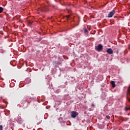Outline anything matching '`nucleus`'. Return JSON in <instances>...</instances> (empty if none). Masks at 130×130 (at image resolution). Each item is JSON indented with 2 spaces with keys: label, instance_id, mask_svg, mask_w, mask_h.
Wrapping results in <instances>:
<instances>
[{
  "label": "nucleus",
  "instance_id": "nucleus-1",
  "mask_svg": "<svg viewBox=\"0 0 130 130\" xmlns=\"http://www.w3.org/2000/svg\"><path fill=\"white\" fill-rule=\"evenodd\" d=\"M94 49L97 51H101L103 49V46L100 44L98 46H95Z\"/></svg>",
  "mask_w": 130,
  "mask_h": 130
},
{
  "label": "nucleus",
  "instance_id": "nucleus-2",
  "mask_svg": "<svg viewBox=\"0 0 130 130\" xmlns=\"http://www.w3.org/2000/svg\"><path fill=\"white\" fill-rule=\"evenodd\" d=\"M71 115L72 118H76V116H78V115H79V113L73 111L71 112Z\"/></svg>",
  "mask_w": 130,
  "mask_h": 130
},
{
  "label": "nucleus",
  "instance_id": "nucleus-3",
  "mask_svg": "<svg viewBox=\"0 0 130 130\" xmlns=\"http://www.w3.org/2000/svg\"><path fill=\"white\" fill-rule=\"evenodd\" d=\"M115 11L114 10H112L109 13L108 15V18H112V17H113V15H115Z\"/></svg>",
  "mask_w": 130,
  "mask_h": 130
},
{
  "label": "nucleus",
  "instance_id": "nucleus-4",
  "mask_svg": "<svg viewBox=\"0 0 130 130\" xmlns=\"http://www.w3.org/2000/svg\"><path fill=\"white\" fill-rule=\"evenodd\" d=\"M106 52H107L108 54H113V50H112V49L111 48H108L106 50Z\"/></svg>",
  "mask_w": 130,
  "mask_h": 130
},
{
  "label": "nucleus",
  "instance_id": "nucleus-5",
  "mask_svg": "<svg viewBox=\"0 0 130 130\" xmlns=\"http://www.w3.org/2000/svg\"><path fill=\"white\" fill-rule=\"evenodd\" d=\"M39 10L41 11V12H47V11H48V7L46 6L40 8Z\"/></svg>",
  "mask_w": 130,
  "mask_h": 130
},
{
  "label": "nucleus",
  "instance_id": "nucleus-6",
  "mask_svg": "<svg viewBox=\"0 0 130 130\" xmlns=\"http://www.w3.org/2000/svg\"><path fill=\"white\" fill-rule=\"evenodd\" d=\"M111 84L112 85V88H115V82L113 81H111Z\"/></svg>",
  "mask_w": 130,
  "mask_h": 130
},
{
  "label": "nucleus",
  "instance_id": "nucleus-7",
  "mask_svg": "<svg viewBox=\"0 0 130 130\" xmlns=\"http://www.w3.org/2000/svg\"><path fill=\"white\" fill-rule=\"evenodd\" d=\"M27 23L28 25H31L33 23V21L28 20Z\"/></svg>",
  "mask_w": 130,
  "mask_h": 130
},
{
  "label": "nucleus",
  "instance_id": "nucleus-8",
  "mask_svg": "<svg viewBox=\"0 0 130 130\" xmlns=\"http://www.w3.org/2000/svg\"><path fill=\"white\" fill-rule=\"evenodd\" d=\"M84 33L85 34H88V33H89V31L87 28H84Z\"/></svg>",
  "mask_w": 130,
  "mask_h": 130
},
{
  "label": "nucleus",
  "instance_id": "nucleus-9",
  "mask_svg": "<svg viewBox=\"0 0 130 130\" xmlns=\"http://www.w3.org/2000/svg\"><path fill=\"white\" fill-rule=\"evenodd\" d=\"M4 12V8L3 7H0V14H2Z\"/></svg>",
  "mask_w": 130,
  "mask_h": 130
},
{
  "label": "nucleus",
  "instance_id": "nucleus-10",
  "mask_svg": "<svg viewBox=\"0 0 130 130\" xmlns=\"http://www.w3.org/2000/svg\"><path fill=\"white\" fill-rule=\"evenodd\" d=\"M127 93L130 95V86L127 89Z\"/></svg>",
  "mask_w": 130,
  "mask_h": 130
},
{
  "label": "nucleus",
  "instance_id": "nucleus-11",
  "mask_svg": "<svg viewBox=\"0 0 130 130\" xmlns=\"http://www.w3.org/2000/svg\"><path fill=\"white\" fill-rule=\"evenodd\" d=\"M18 120H19L20 121H21L22 120V118H21V116H18Z\"/></svg>",
  "mask_w": 130,
  "mask_h": 130
},
{
  "label": "nucleus",
  "instance_id": "nucleus-12",
  "mask_svg": "<svg viewBox=\"0 0 130 130\" xmlns=\"http://www.w3.org/2000/svg\"><path fill=\"white\" fill-rule=\"evenodd\" d=\"M130 108H127V107H125V110L126 111H127V110H129Z\"/></svg>",
  "mask_w": 130,
  "mask_h": 130
},
{
  "label": "nucleus",
  "instance_id": "nucleus-13",
  "mask_svg": "<svg viewBox=\"0 0 130 130\" xmlns=\"http://www.w3.org/2000/svg\"><path fill=\"white\" fill-rule=\"evenodd\" d=\"M106 118H107V119H110V116H106Z\"/></svg>",
  "mask_w": 130,
  "mask_h": 130
},
{
  "label": "nucleus",
  "instance_id": "nucleus-14",
  "mask_svg": "<svg viewBox=\"0 0 130 130\" xmlns=\"http://www.w3.org/2000/svg\"><path fill=\"white\" fill-rule=\"evenodd\" d=\"M3 125H0V130H3Z\"/></svg>",
  "mask_w": 130,
  "mask_h": 130
},
{
  "label": "nucleus",
  "instance_id": "nucleus-15",
  "mask_svg": "<svg viewBox=\"0 0 130 130\" xmlns=\"http://www.w3.org/2000/svg\"><path fill=\"white\" fill-rule=\"evenodd\" d=\"M67 19H70L71 16L70 15H67Z\"/></svg>",
  "mask_w": 130,
  "mask_h": 130
},
{
  "label": "nucleus",
  "instance_id": "nucleus-16",
  "mask_svg": "<svg viewBox=\"0 0 130 130\" xmlns=\"http://www.w3.org/2000/svg\"><path fill=\"white\" fill-rule=\"evenodd\" d=\"M118 53H119V51H118V50L116 51V54H118Z\"/></svg>",
  "mask_w": 130,
  "mask_h": 130
},
{
  "label": "nucleus",
  "instance_id": "nucleus-17",
  "mask_svg": "<svg viewBox=\"0 0 130 130\" xmlns=\"http://www.w3.org/2000/svg\"><path fill=\"white\" fill-rule=\"evenodd\" d=\"M91 106L92 107H94V104H91Z\"/></svg>",
  "mask_w": 130,
  "mask_h": 130
},
{
  "label": "nucleus",
  "instance_id": "nucleus-18",
  "mask_svg": "<svg viewBox=\"0 0 130 130\" xmlns=\"http://www.w3.org/2000/svg\"><path fill=\"white\" fill-rule=\"evenodd\" d=\"M41 40V39H40V41Z\"/></svg>",
  "mask_w": 130,
  "mask_h": 130
}]
</instances>
